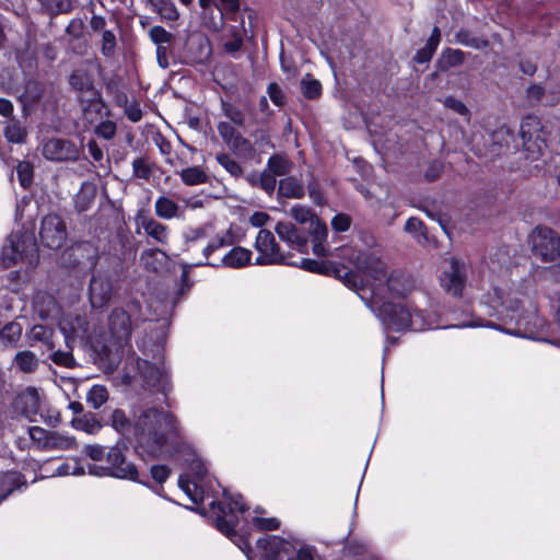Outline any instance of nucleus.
Listing matches in <instances>:
<instances>
[{"mask_svg":"<svg viewBox=\"0 0 560 560\" xmlns=\"http://www.w3.org/2000/svg\"><path fill=\"white\" fill-rule=\"evenodd\" d=\"M533 254L551 262L560 257V237L548 226H537L530 234Z\"/></svg>","mask_w":560,"mask_h":560,"instance_id":"obj_10","label":"nucleus"},{"mask_svg":"<svg viewBox=\"0 0 560 560\" xmlns=\"http://www.w3.org/2000/svg\"><path fill=\"white\" fill-rule=\"evenodd\" d=\"M94 132L105 140H110L116 135V124L112 120H103L95 127Z\"/></svg>","mask_w":560,"mask_h":560,"instance_id":"obj_56","label":"nucleus"},{"mask_svg":"<svg viewBox=\"0 0 560 560\" xmlns=\"http://www.w3.org/2000/svg\"><path fill=\"white\" fill-rule=\"evenodd\" d=\"M149 36L151 40L156 45V47L165 46V44L171 43L173 39V35L164 27L159 25L150 28Z\"/></svg>","mask_w":560,"mask_h":560,"instance_id":"obj_51","label":"nucleus"},{"mask_svg":"<svg viewBox=\"0 0 560 560\" xmlns=\"http://www.w3.org/2000/svg\"><path fill=\"white\" fill-rule=\"evenodd\" d=\"M377 316L390 330L399 331L409 326L411 315L402 305L384 302L377 307Z\"/></svg>","mask_w":560,"mask_h":560,"instance_id":"obj_18","label":"nucleus"},{"mask_svg":"<svg viewBox=\"0 0 560 560\" xmlns=\"http://www.w3.org/2000/svg\"><path fill=\"white\" fill-rule=\"evenodd\" d=\"M16 174L20 180V184L26 188L31 185L33 178V166L30 162H20L16 166Z\"/></svg>","mask_w":560,"mask_h":560,"instance_id":"obj_52","label":"nucleus"},{"mask_svg":"<svg viewBox=\"0 0 560 560\" xmlns=\"http://www.w3.org/2000/svg\"><path fill=\"white\" fill-rule=\"evenodd\" d=\"M179 176L182 180L189 186L202 184L207 180V173L199 166L184 168Z\"/></svg>","mask_w":560,"mask_h":560,"instance_id":"obj_43","label":"nucleus"},{"mask_svg":"<svg viewBox=\"0 0 560 560\" xmlns=\"http://www.w3.org/2000/svg\"><path fill=\"white\" fill-rule=\"evenodd\" d=\"M96 190L92 183L84 182L74 196L75 209L80 212L88 210L95 199Z\"/></svg>","mask_w":560,"mask_h":560,"instance_id":"obj_30","label":"nucleus"},{"mask_svg":"<svg viewBox=\"0 0 560 560\" xmlns=\"http://www.w3.org/2000/svg\"><path fill=\"white\" fill-rule=\"evenodd\" d=\"M42 154L52 162H75L80 156V148L68 139L51 138L43 142Z\"/></svg>","mask_w":560,"mask_h":560,"instance_id":"obj_13","label":"nucleus"},{"mask_svg":"<svg viewBox=\"0 0 560 560\" xmlns=\"http://www.w3.org/2000/svg\"><path fill=\"white\" fill-rule=\"evenodd\" d=\"M116 47V36L110 31H104L102 35V52L104 56H113Z\"/></svg>","mask_w":560,"mask_h":560,"instance_id":"obj_57","label":"nucleus"},{"mask_svg":"<svg viewBox=\"0 0 560 560\" xmlns=\"http://www.w3.org/2000/svg\"><path fill=\"white\" fill-rule=\"evenodd\" d=\"M455 42L475 49H482L489 46V40L487 38L474 36L470 31L465 28H460L456 32Z\"/></svg>","mask_w":560,"mask_h":560,"instance_id":"obj_37","label":"nucleus"},{"mask_svg":"<svg viewBox=\"0 0 560 560\" xmlns=\"http://www.w3.org/2000/svg\"><path fill=\"white\" fill-rule=\"evenodd\" d=\"M4 136L9 142L23 143L26 140L27 132L21 121L11 118L5 124Z\"/></svg>","mask_w":560,"mask_h":560,"instance_id":"obj_36","label":"nucleus"},{"mask_svg":"<svg viewBox=\"0 0 560 560\" xmlns=\"http://www.w3.org/2000/svg\"><path fill=\"white\" fill-rule=\"evenodd\" d=\"M59 328L70 350L74 347L90 346L100 358V336L95 325L91 324L85 316L80 314H67L60 319Z\"/></svg>","mask_w":560,"mask_h":560,"instance_id":"obj_6","label":"nucleus"},{"mask_svg":"<svg viewBox=\"0 0 560 560\" xmlns=\"http://www.w3.org/2000/svg\"><path fill=\"white\" fill-rule=\"evenodd\" d=\"M23 485L19 472H7L0 476V502Z\"/></svg>","mask_w":560,"mask_h":560,"instance_id":"obj_34","label":"nucleus"},{"mask_svg":"<svg viewBox=\"0 0 560 560\" xmlns=\"http://www.w3.org/2000/svg\"><path fill=\"white\" fill-rule=\"evenodd\" d=\"M170 474L171 471L165 465H153L150 468L152 479L160 485L164 483L168 479Z\"/></svg>","mask_w":560,"mask_h":560,"instance_id":"obj_63","label":"nucleus"},{"mask_svg":"<svg viewBox=\"0 0 560 560\" xmlns=\"http://www.w3.org/2000/svg\"><path fill=\"white\" fill-rule=\"evenodd\" d=\"M222 110L224 115L236 126H244L245 124V115L244 113L236 106L232 105L229 102H221Z\"/></svg>","mask_w":560,"mask_h":560,"instance_id":"obj_49","label":"nucleus"},{"mask_svg":"<svg viewBox=\"0 0 560 560\" xmlns=\"http://www.w3.org/2000/svg\"><path fill=\"white\" fill-rule=\"evenodd\" d=\"M155 214L163 220L184 218L185 208L168 196H160L154 203Z\"/></svg>","mask_w":560,"mask_h":560,"instance_id":"obj_24","label":"nucleus"},{"mask_svg":"<svg viewBox=\"0 0 560 560\" xmlns=\"http://www.w3.org/2000/svg\"><path fill=\"white\" fill-rule=\"evenodd\" d=\"M443 104L445 107L454 110L458 115L466 116L469 114L467 106L460 100L453 96L445 97Z\"/></svg>","mask_w":560,"mask_h":560,"instance_id":"obj_61","label":"nucleus"},{"mask_svg":"<svg viewBox=\"0 0 560 560\" xmlns=\"http://www.w3.org/2000/svg\"><path fill=\"white\" fill-rule=\"evenodd\" d=\"M465 59L466 54L463 50L445 48L436 60L435 67L438 71L445 72L451 68L462 66Z\"/></svg>","mask_w":560,"mask_h":560,"instance_id":"obj_26","label":"nucleus"},{"mask_svg":"<svg viewBox=\"0 0 560 560\" xmlns=\"http://www.w3.org/2000/svg\"><path fill=\"white\" fill-rule=\"evenodd\" d=\"M253 523L260 530H276L280 527V522L276 517H255Z\"/></svg>","mask_w":560,"mask_h":560,"instance_id":"obj_62","label":"nucleus"},{"mask_svg":"<svg viewBox=\"0 0 560 560\" xmlns=\"http://www.w3.org/2000/svg\"><path fill=\"white\" fill-rule=\"evenodd\" d=\"M308 233L313 241H326L328 235L327 225L316 218L308 226Z\"/></svg>","mask_w":560,"mask_h":560,"instance_id":"obj_54","label":"nucleus"},{"mask_svg":"<svg viewBox=\"0 0 560 560\" xmlns=\"http://www.w3.org/2000/svg\"><path fill=\"white\" fill-rule=\"evenodd\" d=\"M37 261V245L32 233L15 231L7 237L0 254V262L4 268L22 264L28 270L33 269Z\"/></svg>","mask_w":560,"mask_h":560,"instance_id":"obj_5","label":"nucleus"},{"mask_svg":"<svg viewBox=\"0 0 560 560\" xmlns=\"http://www.w3.org/2000/svg\"><path fill=\"white\" fill-rule=\"evenodd\" d=\"M28 434L34 442H36L39 446L46 448L50 431H47L39 427H31L28 428Z\"/></svg>","mask_w":560,"mask_h":560,"instance_id":"obj_59","label":"nucleus"},{"mask_svg":"<svg viewBox=\"0 0 560 560\" xmlns=\"http://www.w3.org/2000/svg\"><path fill=\"white\" fill-rule=\"evenodd\" d=\"M341 257L354 266L358 272L381 281L387 276V264L384 260L382 249L378 247L366 250L353 247L341 248Z\"/></svg>","mask_w":560,"mask_h":560,"instance_id":"obj_7","label":"nucleus"},{"mask_svg":"<svg viewBox=\"0 0 560 560\" xmlns=\"http://www.w3.org/2000/svg\"><path fill=\"white\" fill-rule=\"evenodd\" d=\"M14 410L30 421H37L38 418H43L42 412V398L39 393L34 387H28L21 392L14 399Z\"/></svg>","mask_w":560,"mask_h":560,"instance_id":"obj_19","label":"nucleus"},{"mask_svg":"<svg viewBox=\"0 0 560 560\" xmlns=\"http://www.w3.org/2000/svg\"><path fill=\"white\" fill-rule=\"evenodd\" d=\"M85 474V468L79 464L75 458H71L62 463L56 468V476H82Z\"/></svg>","mask_w":560,"mask_h":560,"instance_id":"obj_47","label":"nucleus"},{"mask_svg":"<svg viewBox=\"0 0 560 560\" xmlns=\"http://www.w3.org/2000/svg\"><path fill=\"white\" fill-rule=\"evenodd\" d=\"M218 131L228 147L234 140V138L238 135V132L235 130V128L233 126H231L229 122H219Z\"/></svg>","mask_w":560,"mask_h":560,"instance_id":"obj_64","label":"nucleus"},{"mask_svg":"<svg viewBox=\"0 0 560 560\" xmlns=\"http://www.w3.org/2000/svg\"><path fill=\"white\" fill-rule=\"evenodd\" d=\"M84 452L96 464H98L100 462L106 463L107 448L101 445H86Z\"/></svg>","mask_w":560,"mask_h":560,"instance_id":"obj_60","label":"nucleus"},{"mask_svg":"<svg viewBox=\"0 0 560 560\" xmlns=\"http://www.w3.org/2000/svg\"><path fill=\"white\" fill-rule=\"evenodd\" d=\"M138 378L149 386H158L164 390L167 385V371L158 363L151 364L147 360L128 357L124 366L121 383L131 384Z\"/></svg>","mask_w":560,"mask_h":560,"instance_id":"obj_9","label":"nucleus"},{"mask_svg":"<svg viewBox=\"0 0 560 560\" xmlns=\"http://www.w3.org/2000/svg\"><path fill=\"white\" fill-rule=\"evenodd\" d=\"M39 236L44 246L51 249L61 247L67 237L65 222L56 214H48L44 217L42 220Z\"/></svg>","mask_w":560,"mask_h":560,"instance_id":"obj_15","label":"nucleus"},{"mask_svg":"<svg viewBox=\"0 0 560 560\" xmlns=\"http://www.w3.org/2000/svg\"><path fill=\"white\" fill-rule=\"evenodd\" d=\"M187 49L190 60L195 63H206L210 59V39L207 36L190 35Z\"/></svg>","mask_w":560,"mask_h":560,"instance_id":"obj_23","label":"nucleus"},{"mask_svg":"<svg viewBox=\"0 0 560 560\" xmlns=\"http://www.w3.org/2000/svg\"><path fill=\"white\" fill-rule=\"evenodd\" d=\"M75 447V440L70 435L51 432L47 440L46 448L48 450H72Z\"/></svg>","mask_w":560,"mask_h":560,"instance_id":"obj_39","label":"nucleus"},{"mask_svg":"<svg viewBox=\"0 0 560 560\" xmlns=\"http://www.w3.org/2000/svg\"><path fill=\"white\" fill-rule=\"evenodd\" d=\"M386 281L384 287L393 298H405L416 287L415 279L409 275L400 270H394L385 277Z\"/></svg>","mask_w":560,"mask_h":560,"instance_id":"obj_21","label":"nucleus"},{"mask_svg":"<svg viewBox=\"0 0 560 560\" xmlns=\"http://www.w3.org/2000/svg\"><path fill=\"white\" fill-rule=\"evenodd\" d=\"M108 400V392L104 385H93L86 394V402L98 409Z\"/></svg>","mask_w":560,"mask_h":560,"instance_id":"obj_42","label":"nucleus"},{"mask_svg":"<svg viewBox=\"0 0 560 560\" xmlns=\"http://www.w3.org/2000/svg\"><path fill=\"white\" fill-rule=\"evenodd\" d=\"M152 167L153 164L144 158H137L132 161V173L137 178L144 180L150 179L152 175Z\"/></svg>","mask_w":560,"mask_h":560,"instance_id":"obj_48","label":"nucleus"},{"mask_svg":"<svg viewBox=\"0 0 560 560\" xmlns=\"http://www.w3.org/2000/svg\"><path fill=\"white\" fill-rule=\"evenodd\" d=\"M220 13V25L212 21V31L223 32L219 40L222 43L224 52L233 55L241 50L245 35L244 20L240 16L238 0H219L215 4Z\"/></svg>","mask_w":560,"mask_h":560,"instance_id":"obj_3","label":"nucleus"},{"mask_svg":"<svg viewBox=\"0 0 560 560\" xmlns=\"http://www.w3.org/2000/svg\"><path fill=\"white\" fill-rule=\"evenodd\" d=\"M13 364L23 373H33L38 368V359L32 351H19Z\"/></svg>","mask_w":560,"mask_h":560,"instance_id":"obj_35","label":"nucleus"},{"mask_svg":"<svg viewBox=\"0 0 560 560\" xmlns=\"http://www.w3.org/2000/svg\"><path fill=\"white\" fill-rule=\"evenodd\" d=\"M51 360L54 363L66 368H72L75 364V360L71 351H55L51 354Z\"/></svg>","mask_w":560,"mask_h":560,"instance_id":"obj_58","label":"nucleus"},{"mask_svg":"<svg viewBox=\"0 0 560 560\" xmlns=\"http://www.w3.org/2000/svg\"><path fill=\"white\" fill-rule=\"evenodd\" d=\"M301 267L307 271L312 272H332V275L341 280L348 288L352 290L359 289L362 283L361 277L357 271L349 269L343 265H338L336 262L323 264L313 259H301Z\"/></svg>","mask_w":560,"mask_h":560,"instance_id":"obj_11","label":"nucleus"},{"mask_svg":"<svg viewBox=\"0 0 560 560\" xmlns=\"http://www.w3.org/2000/svg\"><path fill=\"white\" fill-rule=\"evenodd\" d=\"M217 161L222 165L232 176L238 177L242 174V167L228 154H218Z\"/></svg>","mask_w":560,"mask_h":560,"instance_id":"obj_53","label":"nucleus"},{"mask_svg":"<svg viewBox=\"0 0 560 560\" xmlns=\"http://www.w3.org/2000/svg\"><path fill=\"white\" fill-rule=\"evenodd\" d=\"M275 231L279 238L291 248L303 252V248L307 245V237L292 222L280 221L275 226Z\"/></svg>","mask_w":560,"mask_h":560,"instance_id":"obj_22","label":"nucleus"},{"mask_svg":"<svg viewBox=\"0 0 560 560\" xmlns=\"http://www.w3.org/2000/svg\"><path fill=\"white\" fill-rule=\"evenodd\" d=\"M52 329L44 325H34L27 334L30 345L34 342H43L48 349H54Z\"/></svg>","mask_w":560,"mask_h":560,"instance_id":"obj_33","label":"nucleus"},{"mask_svg":"<svg viewBox=\"0 0 560 560\" xmlns=\"http://www.w3.org/2000/svg\"><path fill=\"white\" fill-rule=\"evenodd\" d=\"M278 195L289 199H301L305 195L304 185L299 178L287 176L279 182Z\"/></svg>","mask_w":560,"mask_h":560,"instance_id":"obj_25","label":"nucleus"},{"mask_svg":"<svg viewBox=\"0 0 560 560\" xmlns=\"http://www.w3.org/2000/svg\"><path fill=\"white\" fill-rule=\"evenodd\" d=\"M110 422L115 431L135 441L137 452L151 457L170 455L179 434L174 416L164 408L144 407L133 422L122 410L115 409Z\"/></svg>","mask_w":560,"mask_h":560,"instance_id":"obj_1","label":"nucleus"},{"mask_svg":"<svg viewBox=\"0 0 560 560\" xmlns=\"http://www.w3.org/2000/svg\"><path fill=\"white\" fill-rule=\"evenodd\" d=\"M249 180L253 185H255L256 182L258 180L261 189H264L268 195L273 194L277 187L276 176L268 172L266 168L261 172L257 179L250 178Z\"/></svg>","mask_w":560,"mask_h":560,"instance_id":"obj_50","label":"nucleus"},{"mask_svg":"<svg viewBox=\"0 0 560 560\" xmlns=\"http://www.w3.org/2000/svg\"><path fill=\"white\" fill-rule=\"evenodd\" d=\"M70 84L73 89L90 93L91 95L88 105L84 107L85 118L91 122L94 120L93 114L98 115L102 118L104 104L100 98L96 97V93L93 90V84L90 77L85 72L77 70L70 77Z\"/></svg>","mask_w":560,"mask_h":560,"instance_id":"obj_14","label":"nucleus"},{"mask_svg":"<svg viewBox=\"0 0 560 560\" xmlns=\"http://www.w3.org/2000/svg\"><path fill=\"white\" fill-rule=\"evenodd\" d=\"M113 285L109 278L101 272L94 273L90 283V302L93 308L105 306L112 299Z\"/></svg>","mask_w":560,"mask_h":560,"instance_id":"obj_20","label":"nucleus"},{"mask_svg":"<svg viewBox=\"0 0 560 560\" xmlns=\"http://www.w3.org/2000/svg\"><path fill=\"white\" fill-rule=\"evenodd\" d=\"M229 148L238 156L244 159H252L255 154V150L250 141L240 133L230 143Z\"/></svg>","mask_w":560,"mask_h":560,"instance_id":"obj_40","label":"nucleus"},{"mask_svg":"<svg viewBox=\"0 0 560 560\" xmlns=\"http://www.w3.org/2000/svg\"><path fill=\"white\" fill-rule=\"evenodd\" d=\"M42 96V86L36 81H27L24 93L20 96L24 107L34 105Z\"/></svg>","mask_w":560,"mask_h":560,"instance_id":"obj_44","label":"nucleus"},{"mask_svg":"<svg viewBox=\"0 0 560 560\" xmlns=\"http://www.w3.org/2000/svg\"><path fill=\"white\" fill-rule=\"evenodd\" d=\"M303 95L308 100H314L322 94V84L318 80L313 79L311 74H306L301 81Z\"/></svg>","mask_w":560,"mask_h":560,"instance_id":"obj_45","label":"nucleus"},{"mask_svg":"<svg viewBox=\"0 0 560 560\" xmlns=\"http://www.w3.org/2000/svg\"><path fill=\"white\" fill-rule=\"evenodd\" d=\"M22 331L23 328L21 324L11 322L0 330V338L4 345L16 346L22 336Z\"/></svg>","mask_w":560,"mask_h":560,"instance_id":"obj_41","label":"nucleus"},{"mask_svg":"<svg viewBox=\"0 0 560 560\" xmlns=\"http://www.w3.org/2000/svg\"><path fill=\"white\" fill-rule=\"evenodd\" d=\"M539 125L538 120L535 117H527L525 118L520 128V135L523 139V145L526 150H530V147L527 145V142L532 139L530 129L537 128Z\"/></svg>","mask_w":560,"mask_h":560,"instance_id":"obj_55","label":"nucleus"},{"mask_svg":"<svg viewBox=\"0 0 560 560\" xmlns=\"http://www.w3.org/2000/svg\"><path fill=\"white\" fill-rule=\"evenodd\" d=\"M153 10L165 21H176L179 13L173 0H149Z\"/></svg>","mask_w":560,"mask_h":560,"instance_id":"obj_38","label":"nucleus"},{"mask_svg":"<svg viewBox=\"0 0 560 560\" xmlns=\"http://www.w3.org/2000/svg\"><path fill=\"white\" fill-rule=\"evenodd\" d=\"M86 471L95 477L128 480L152 489L148 481L141 479L137 465L127 458L119 444L107 448L105 464H89Z\"/></svg>","mask_w":560,"mask_h":560,"instance_id":"obj_4","label":"nucleus"},{"mask_svg":"<svg viewBox=\"0 0 560 560\" xmlns=\"http://www.w3.org/2000/svg\"><path fill=\"white\" fill-rule=\"evenodd\" d=\"M141 226L150 237L161 244H166L168 240V228L154 219H143Z\"/></svg>","mask_w":560,"mask_h":560,"instance_id":"obj_31","label":"nucleus"},{"mask_svg":"<svg viewBox=\"0 0 560 560\" xmlns=\"http://www.w3.org/2000/svg\"><path fill=\"white\" fill-rule=\"evenodd\" d=\"M290 215L300 224H311L317 218L310 207L302 205L293 206Z\"/></svg>","mask_w":560,"mask_h":560,"instance_id":"obj_46","label":"nucleus"},{"mask_svg":"<svg viewBox=\"0 0 560 560\" xmlns=\"http://www.w3.org/2000/svg\"><path fill=\"white\" fill-rule=\"evenodd\" d=\"M192 476L184 474L179 476L178 486L194 502L198 503L203 499L202 479L206 468L199 459H194L190 464Z\"/></svg>","mask_w":560,"mask_h":560,"instance_id":"obj_16","label":"nucleus"},{"mask_svg":"<svg viewBox=\"0 0 560 560\" xmlns=\"http://www.w3.org/2000/svg\"><path fill=\"white\" fill-rule=\"evenodd\" d=\"M491 303L494 308L502 307L500 313H503V311L514 313L517 312L521 307V302L517 299L510 298L509 294L499 288L493 289Z\"/></svg>","mask_w":560,"mask_h":560,"instance_id":"obj_32","label":"nucleus"},{"mask_svg":"<svg viewBox=\"0 0 560 560\" xmlns=\"http://www.w3.org/2000/svg\"><path fill=\"white\" fill-rule=\"evenodd\" d=\"M223 499L212 501V510L215 512V527L231 540L238 538L236 526L238 524L237 513L245 511L241 495H232L226 489H222Z\"/></svg>","mask_w":560,"mask_h":560,"instance_id":"obj_8","label":"nucleus"},{"mask_svg":"<svg viewBox=\"0 0 560 560\" xmlns=\"http://www.w3.org/2000/svg\"><path fill=\"white\" fill-rule=\"evenodd\" d=\"M131 334V322L124 308H114L108 317V332L101 335L100 365L106 373L118 366L124 348L128 345Z\"/></svg>","mask_w":560,"mask_h":560,"instance_id":"obj_2","label":"nucleus"},{"mask_svg":"<svg viewBox=\"0 0 560 560\" xmlns=\"http://www.w3.org/2000/svg\"><path fill=\"white\" fill-rule=\"evenodd\" d=\"M440 42H441V31L438 26H434L424 47H422L421 49H419L416 52L413 60L417 63L429 62L431 60L432 56L434 55L438 46L440 45Z\"/></svg>","mask_w":560,"mask_h":560,"instance_id":"obj_28","label":"nucleus"},{"mask_svg":"<svg viewBox=\"0 0 560 560\" xmlns=\"http://www.w3.org/2000/svg\"><path fill=\"white\" fill-rule=\"evenodd\" d=\"M252 252L244 247H234L221 258V264L229 268H243L250 262Z\"/></svg>","mask_w":560,"mask_h":560,"instance_id":"obj_27","label":"nucleus"},{"mask_svg":"<svg viewBox=\"0 0 560 560\" xmlns=\"http://www.w3.org/2000/svg\"><path fill=\"white\" fill-rule=\"evenodd\" d=\"M293 168L292 161L288 155L277 153L268 159L266 170L277 176H287Z\"/></svg>","mask_w":560,"mask_h":560,"instance_id":"obj_29","label":"nucleus"},{"mask_svg":"<svg viewBox=\"0 0 560 560\" xmlns=\"http://www.w3.org/2000/svg\"><path fill=\"white\" fill-rule=\"evenodd\" d=\"M448 266L443 271L442 287L454 296H460L466 283L467 267L464 261L451 258Z\"/></svg>","mask_w":560,"mask_h":560,"instance_id":"obj_17","label":"nucleus"},{"mask_svg":"<svg viewBox=\"0 0 560 560\" xmlns=\"http://www.w3.org/2000/svg\"><path fill=\"white\" fill-rule=\"evenodd\" d=\"M255 247L259 255L256 258V265H276L288 264V258L280 250L273 234L269 230H260L255 242Z\"/></svg>","mask_w":560,"mask_h":560,"instance_id":"obj_12","label":"nucleus"}]
</instances>
